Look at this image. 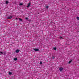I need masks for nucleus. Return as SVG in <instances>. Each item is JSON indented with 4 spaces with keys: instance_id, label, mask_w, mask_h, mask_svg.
<instances>
[{
    "instance_id": "nucleus-1",
    "label": "nucleus",
    "mask_w": 79,
    "mask_h": 79,
    "mask_svg": "<svg viewBox=\"0 0 79 79\" xmlns=\"http://www.w3.org/2000/svg\"><path fill=\"white\" fill-rule=\"evenodd\" d=\"M19 51H20V50H19L18 49H17L16 51V53H18L19 52Z\"/></svg>"
},
{
    "instance_id": "nucleus-2",
    "label": "nucleus",
    "mask_w": 79,
    "mask_h": 79,
    "mask_svg": "<svg viewBox=\"0 0 79 79\" xmlns=\"http://www.w3.org/2000/svg\"><path fill=\"white\" fill-rule=\"evenodd\" d=\"M63 68L61 67H60L59 68V70H60V71H63Z\"/></svg>"
},
{
    "instance_id": "nucleus-3",
    "label": "nucleus",
    "mask_w": 79,
    "mask_h": 79,
    "mask_svg": "<svg viewBox=\"0 0 79 79\" xmlns=\"http://www.w3.org/2000/svg\"><path fill=\"white\" fill-rule=\"evenodd\" d=\"M34 50H35V52H37L38 51H39V49H34Z\"/></svg>"
},
{
    "instance_id": "nucleus-4",
    "label": "nucleus",
    "mask_w": 79,
    "mask_h": 79,
    "mask_svg": "<svg viewBox=\"0 0 79 79\" xmlns=\"http://www.w3.org/2000/svg\"><path fill=\"white\" fill-rule=\"evenodd\" d=\"M13 18V17L12 16H11L10 17H8L7 18V19H11Z\"/></svg>"
},
{
    "instance_id": "nucleus-5",
    "label": "nucleus",
    "mask_w": 79,
    "mask_h": 79,
    "mask_svg": "<svg viewBox=\"0 0 79 79\" xmlns=\"http://www.w3.org/2000/svg\"><path fill=\"white\" fill-rule=\"evenodd\" d=\"M30 5H31V3H30L29 2L28 6H27V8H29V7L30 6Z\"/></svg>"
},
{
    "instance_id": "nucleus-6",
    "label": "nucleus",
    "mask_w": 79,
    "mask_h": 79,
    "mask_svg": "<svg viewBox=\"0 0 79 79\" xmlns=\"http://www.w3.org/2000/svg\"><path fill=\"white\" fill-rule=\"evenodd\" d=\"M9 75H11V74H12V72H9Z\"/></svg>"
},
{
    "instance_id": "nucleus-7",
    "label": "nucleus",
    "mask_w": 79,
    "mask_h": 79,
    "mask_svg": "<svg viewBox=\"0 0 79 79\" xmlns=\"http://www.w3.org/2000/svg\"><path fill=\"white\" fill-rule=\"evenodd\" d=\"M14 61H17V58H15L14 59Z\"/></svg>"
},
{
    "instance_id": "nucleus-8",
    "label": "nucleus",
    "mask_w": 79,
    "mask_h": 79,
    "mask_svg": "<svg viewBox=\"0 0 79 79\" xmlns=\"http://www.w3.org/2000/svg\"><path fill=\"white\" fill-rule=\"evenodd\" d=\"M8 3H9L8 1H6V4H8Z\"/></svg>"
},
{
    "instance_id": "nucleus-9",
    "label": "nucleus",
    "mask_w": 79,
    "mask_h": 79,
    "mask_svg": "<svg viewBox=\"0 0 79 79\" xmlns=\"http://www.w3.org/2000/svg\"><path fill=\"white\" fill-rule=\"evenodd\" d=\"M76 18H77V20H79V17H76Z\"/></svg>"
},
{
    "instance_id": "nucleus-10",
    "label": "nucleus",
    "mask_w": 79,
    "mask_h": 79,
    "mask_svg": "<svg viewBox=\"0 0 79 79\" xmlns=\"http://www.w3.org/2000/svg\"><path fill=\"white\" fill-rule=\"evenodd\" d=\"M53 49L54 50H56V47L54 48Z\"/></svg>"
},
{
    "instance_id": "nucleus-11",
    "label": "nucleus",
    "mask_w": 79,
    "mask_h": 79,
    "mask_svg": "<svg viewBox=\"0 0 79 79\" xmlns=\"http://www.w3.org/2000/svg\"><path fill=\"white\" fill-rule=\"evenodd\" d=\"M72 61V60H71V61H69V64H70V63H71V62Z\"/></svg>"
},
{
    "instance_id": "nucleus-12",
    "label": "nucleus",
    "mask_w": 79,
    "mask_h": 79,
    "mask_svg": "<svg viewBox=\"0 0 79 79\" xmlns=\"http://www.w3.org/2000/svg\"><path fill=\"white\" fill-rule=\"evenodd\" d=\"M19 19L20 21H22V20L21 18H19Z\"/></svg>"
},
{
    "instance_id": "nucleus-13",
    "label": "nucleus",
    "mask_w": 79,
    "mask_h": 79,
    "mask_svg": "<svg viewBox=\"0 0 79 79\" xmlns=\"http://www.w3.org/2000/svg\"><path fill=\"white\" fill-rule=\"evenodd\" d=\"M0 53H1V54H2V55H3V53L1 52V51H0Z\"/></svg>"
},
{
    "instance_id": "nucleus-14",
    "label": "nucleus",
    "mask_w": 79,
    "mask_h": 79,
    "mask_svg": "<svg viewBox=\"0 0 79 79\" xmlns=\"http://www.w3.org/2000/svg\"><path fill=\"white\" fill-rule=\"evenodd\" d=\"M40 64H42V62H40Z\"/></svg>"
},
{
    "instance_id": "nucleus-15",
    "label": "nucleus",
    "mask_w": 79,
    "mask_h": 79,
    "mask_svg": "<svg viewBox=\"0 0 79 79\" xmlns=\"http://www.w3.org/2000/svg\"><path fill=\"white\" fill-rule=\"evenodd\" d=\"M48 7H49L48 6H46V8H48Z\"/></svg>"
},
{
    "instance_id": "nucleus-16",
    "label": "nucleus",
    "mask_w": 79,
    "mask_h": 79,
    "mask_svg": "<svg viewBox=\"0 0 79 79\" xmlns=\"http://www.w3.org/2000/svg\"><path fill=\"white\" fill-rule=\"evenodd\" d=\"M25 19H27H27H28V18H25Z\"/></svg>"
},
{
    "instance_id": "nucleus-17",
    "label": "nucleus",
    "mask_w": 79,
    "mask_h": 79,
    "mask_svg": "<svg viewBox=\"0 0 79 79\" xmlns=\"http://www.w3.org/2000/svg\"><path fill=\"white\" fill-rule=\"evenodd\" d=\"M20 5H23V4L22 3H20Z\"/></svg>"
},
{
    "instance_id": "nucleus-18",
    "label": "nucleus",
    "mask_w": 79,
    "mask_h": 79,
    "mask_svg": "<svg viewBox=\"0 0 79 79\" xmlns=\"http://www.w3.org/2000/svg\"><path fill=\"white\" fill-rule=\"evenodd\" d=\"M52 58L53 59H55V57H54V56L52 57Z\"/></svg>"
},
{
    "instance_id": "nucleus-19",
    "label": "nucleus",
    "mask_w": 79,
    "mask_h": 79,
    "mask_svg": "<svg viewBox=\"0 0 79 79\" xmlns=\"http://www.w3.org/2000/svg\"><path fill=\"white\" fill-rule=\"evenodd\" d=\"M60 39H63V37H60Z\"/></svg>"
},
{
    "instance_id": "nucleus-20",
    "label": "nucleus",
    "mask_w": 79,
    "mask_h": 79,
    "mask_svg": "<svg viewBox=\"0 0 79 79\" xmlns=\"http://www.w3.org/2000/svg\"><path fill=\"white\" fill-rule=\"evenodd\" d=\"M18 19L17 18H16V19Z\"/></svg>"
}]
</instances>
